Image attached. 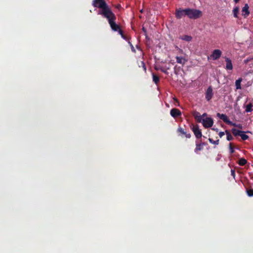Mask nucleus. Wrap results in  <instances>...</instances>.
I'll use <instances>...</instances> for the list:
<instances>
[{"instance_id":"4c0bfd02","label":"nucleus","mask_w":253,"mask_h":253,"mask_svg":"<svg viewBox=\"0 0 253 253\" xmlns=\"http://www.w3.org/2000/svg\"><path fill=\"white\" fill-rule=\"evenodd\" d=\"M207 116V114L206 113H204L202 115H201V116H202V118L206 117Z\"/></svg>"},{"instance_id":"6ab92c4d","label":"nucleus","mask_w":253,"mask_h":253,"mask_svg":"<svg viewBox=\"0 0 253 253\" xmlns=\"http://www.w3.org/2000/svg\"><path fill=\"white\" fill-rule=\"evenodd\" d=\"M152 78H153V81L156 84H157L159 83V81H160L159 77L157 75L155 74L154 73H153L152 74Z\"/></svg>"},{"instance_id":"20e7f679","label":"nucleus","mask_w":253,"mask_h":253,"mask_svg":"<svg viewBox=\"0 0 253 253\" xmlns=\"http://www.w3.org/2000/svg\"><path fill=\"white\" fill-rule=\"evenodd\" d=\"M213 120L211 118H206L203 120V125L205 128H209L212 126Z\"/></svg>"},{"instance_id":"412c9836","label":"nucleus","mask_w":253,"mask_h":253,"mask_svg":"<svg viewBox=\"0 0 253 253\" xmlns=\"http://www.w3.org/2000/svg\"><path fill=\"white\" fill-rule=\"evenodd\" d=\"M252 107L253 104L251 103H250L248 104H247L246 106V112L247 113L251 112L253 111Z\"/></svg>"},{"instance_id":"a19ab883","label":"nucleus","mask_w":253,"mask_h":253,"mask_svg":"<svg viewBox=\"0 0 253 253\" xmlns=\"http://www.w3.org/2000/svg\"><path fill=\"white\" fill-rule=\"evenodd\" d=\"M173 99H174L175 101H176L178 102V100H177V99L176 98H173Z\"/></svg>"},{"instance_id":"b1692460","label":"nucleus","mask_w":253,"mask_h":253,"mask_svg":"<svg viewBox=\"0 0 253 253\" xmlns=\"http://www.w3.org/2000/svg\"><path fill=\"white\" fill-rule=\"evenodd\" d=\"M240 136H241L243 140H247L249 138V136L245 133V132L242 131V133H241Z\"/></svg>"},{"instance_id":"393cba45","label":"nucleus","mask_w":253,"mask_h":253,"mask_svg":"<svg viewBox=\"0 0 253 253\" xmlns=\"http://www.w3.org/2000/svg\"><path fill=\"white\" fill-rule=\"evenodd\" d=\"M239 7H236L234 8V9L233 10L234 16L236 18H238V14L239 12Z\"/></svg>"},{"instance_id":"423d86ee","label":"nucleus","mask_w":253,"mask_h":253,"mask_svg":"<svg viewBox=\"0 0 253 253\" xmlns=\"http://www.w3.org/2000/svg\"><path fill=\"white\" fill-rule=\"evenodd\" d=\"M213 95L212 87L210 86L207 89L205 93L206 99L208 101H210Z\"/></svg>"},{"instance_id":"f3484780","label":"nucleus","mask_w":253,"mask_h":253,"mask_svg":"<svg viewBox=\"0 0 253 253\" xmlns=\"http://www.w3.org/2000/svg\"><path fill=\"white\" fill-rule=\"evenodd\" d=\"M232 133L235 136H240L241 133H242V130H238L235 128H233L231 130Z\"/></svg>"},{"instance_id":"dca6fc26","label":"nucleus","mask_w":253,"mask_h":253,"mask_svg":"<svg viewBox=\"0 0 253 253\" xmlns=\"http://www.w3.org/2000/svg\"><path fill=\"white\" fill-rule=\"evenodd\" d=\"M204 145V143H196V148L195 149V152L198 153L199 151L202 150Z\"/></svg>"},{"instance_id":"cd10ccee","label":"nucleus","mask_w":253,"mask_h":253,"mask_svg":"<svg viewBox=\"0 0 253 253\" xmlns=\"http://www.w3.org/2000/svg\"><path fill=\"white\" fill-rule=\"evenodd\" d=\"M229 149L231 154H233L234 152V148L231 143L229 144Z\"/></svg>"},{"instance_id":"2f4dec72","label":"nucleus","mask_w":253,"mask_h":253,"mask_svg":"<svg viewBox=\"0 0 253 253\" xmlns=\"http://www.w3.org/2000/svg\"><path fill=\"white\" fill-rule=\"evenodd\" d=\"M219 136L220 138H221L223 135H224L225 134V133L223 131H220L219 133Z\"/></svg>"},{"instance_id":"2eb2a0df","label":"nucleus","mask_w":253,"mask_h":253,"mask_svg":"<svg viewBox=\"0 0 253 253\" xmlns=\"http://www.w3.org/2000/svg\"><path fill=\"white\" fill-rule=\"evenodd\" d=\"M177 132L180 133L181 134H184L186 138H189L191 137V134L190 133H186L184 129L181 127H179L178 128Z\"/></svg>"},{"instance_id":"4468645a","label":"nucleus","mask_w":253,"mask_h":253,"mask_svg":"<svg viewBox=\"0 0 253 253\" xmlns=\"http://www.w3.org/2000/svg\"><path fill=\"white\" fill-rule=\"evenodd\" d=\"M175 58L176 60V62L181 64L183 66L187 62V60L182 56H176Z\"/></svg>"},{"instance_id":"7c9ffc66","label":"nucleus","mask_w":253,"mask_h":253,"mask_svg":"<svg viewBox=\"0 0 253 253\" xmlns=\"http://www.w3.org/2000/svg\"><path fill=\"white\" fill-rule=\"evenodd\" d=\"M122 38L126 41H128V42L129 41V38H127L125 35H124V36H123Z\"/></svg>"},{"instance_id":"f8f14e48","label":"nucleus","mask_w":253,"mask_h":253,"mask_svg":"<svg viewBox=\"0 0 253 253\" xmlns=\"http://www.w3.org/2000/svg\"><path fill=\"white\" fill-rule=\"evenodd\" d=\"M242 12L243 15L245 18L249 15L250 12L249 11V6L248 4H245L244 6L242 8Z\"/></svg>"},{"instance_id":"f704fd0d","label":"nucleus","mask_w":253,"mask_h":253,"mask_svg":"<svg viewBox=\"0 0 253 253\" xmlns=\"http://www.w3.org/2000/svg\"><path fill=\"white\" fill-rule=\"evenodd\" d=\"M231 175L233 176V177H235V171L234 170H233L232 169L231 170Z\"/></svg>"},{"instance_id":"9b49d317","label":"nucleus","mask_w":253,"mask_h":253,"mask_svg":"<svg viewBox=\"0 0 253 253\" xmlns=\"http://www.w3.org/2000/svg\"><path fill=\"white\" fill-rule=\"evenodd\" d=\"M224 58L226 62L225 69L227 70H232L233 69V65L231 59L227 57H225Z\"/></svg>"},{"instance_id":"f03ea898","label":"nucleus","mask_w":253,"mask_h":253,"mask_svg":"<svg viewBox=\"0 0 253 253\" xmlns=\"http://www.w3.org/2000/svg\"><path fill=\"white\" fill-rule=\"evenodd\" d=\"M117 17L116 15L108 20V22L112 31L114 32H118L121 36V37L125 35L123 30L121 29L120 25L116 23Z\"/></svg>"},{"instance_id":"473e14b6","label":"nucleus","mask_w":253,"mask_h":253,"mask_svg":"<svg viewBox=\"0 0 253 253\" xmlns=\"http://www.w3.org/2000/svg\"><path fill=\"white\" fill-rule=\"evenodd\" d=\"M142 30L144 32L145 35L146 36L147 35V31H146V28H144V27H143L142 28Z\"/></svg>"},{"instance_id":"c756f323","label":"nucleus","mask_w":253,"mask_h":253,"mask_svg":"<svg viewBox=\"0 0 253 253\" xmlns=\"http://www.w3.org/2000/svg\"><path fill=\"white\" fill-rule=\"evenodd\" d=\"M128 43L130 44L132 51H133V52H135L136 51H135V49L134 46H133V45L131 44V43L129 41L128 42Z\"/></svg>"},{"instance_id":"58836bf2","label":"nucleus","mask_w":253,"mask_h":253,"mask_svg":"<svg viewBox=\"0 0 253 253\" xmlns=\"http://www.w3.org/2000/svg\"><path fill=\"white\" fill-rule=\"evenodd\" d=\"M212 129L214 130V131H218V128H212Z\"/></svg>"},{"instance_id":"f257e3e1","label":"nucleus","mask_w":253,"mask_h":253,"mask_svg":"<svg viewBox=\"0 0 253 253\" xmlns=\"http://www.w3.org/2000/svg\"><path fill=\"white\" fill-rule=\"evenodd\" d=\"M92 4L93 7L100 9L98 14L106 19L107 21L115 15L104 0H93Z\"/></svg>"},{"instance_id":"4be33fe9","label":"nucleus","mask_w":253,"mask_h":253,"mask_svg":"<svg viewBox=\"0 0 253 253\" xmlns=\"http://www.w3.org/2000/svg\"><path fill=\"white\" fill-rule=\"evenodd\" d=\"M180 39L182 40H184V41H185L187 42H190L192 40V37H191L190 36L184 35V36L180 37Z\"/></svg>"},{"instance_id":"7ed1b4c3","label":"nucleus","mask_w":253,"mask_h":253,"mask_svg":"<svg viewBox=\"0 0 253 253\" xmlns=\"http://www.w3.org/2000/svg\"><path fill=\"white\" fill-rule=\"evenodd\" d=\"M186 15L190 19H197L201 15V11L195 9L186 8Z\"/></svg>"},{"instance_id":"79ce46f5","label":"nucleus","mask_w":253,"mask_h":253,"mask_svg":"<svg viewBox=\"0 0 253 253\" xmlns=\"http://www.w3.org/2000/svg\"><path fill=\"white\" fill-rule=\"evenodd\" d=\"M174 72H175V74H177V72H176V71L175 70Z\"/></svg>"},{"instance_id":"5701e85b","label":"nucleus","mask_w":253,"mask_h":253,"mask_svg":"<svg viewBox=\"0 0 253 253\" xmlns=\"http://www.w3.org/2000/svg\"><path fill=\"white\" fill-rule=\"evenodd\" d=\"M225 133L227 135L226 138L227 140L231 141L233 139V136L231 135V134H230V132L228 130H225Z\"/></svg>"},{"instance_id":"1a4fd4ad","label":"nucleus","mask_w":253,"mask_h":253,"mask_svg":"<svg viewBox=\"0 0 253 253\" xmlns=\"http://www.w3.org/2000/svg\"><path fill=\"white\" fill-rule=\"evenodd\" d=\"M185 11H186V9H181L179 8L178 9H176V12H175V17H176V18L180 19L183 16L186 15Z\"/></svg>"},{"instance_id":"9d476101","label":"nucleus","mask_w":253,"mask_h":253,"mask_svg":"<svg viewBox=\"0 0 253 253\" xmlns=\"http://www.w3.org/2000/svg\"><path fill=\"white\" fill-rule=\"evenodd\" d=\"M216 115L220 119L223 120V121L226 124H227L231 123V121L225 114L218 113Z\"/></svg>"},{"instance_id":"72a5a7b5","label":"nucleus","mask_w":253,"mask_h":253,"mask_svg":"<svg viewBox=\"0 0 253 253\" xmlns=\"http://www.w3.org/2000/svg\"><path fill=\"white\" fill-rule=\"evenodd\" d=\"M160 70H161L162 72H163V73H165V74H168V72L167 71V70H165V69H164V68H161V69H160Z\"/></svg>"},{"instance_id":"ddd939ff","label":"nucleus","mask_w":253,"mask_h":253,"mask_svg":"<svg viewBox=\"0 0 253 253\" xmlns=\"http://www.w3.org/2000/svg\"><path fill=\"white\" fill-rule=\"evenodd\" d=\"M193 116L195 119L198 123H202L204 119H202V116L200 115L199 112L195 111L193 113Z\"/></svg>"},{"instance_id":"39448f33","label":"nucleus","mask_w":253,"mask_h":253,"mask_svg":"<svg viewBox=\"0 0 253 253\" xmlns=\"http://www.w3.org/2000/svg\"><path fill=\"white\" fill-rule=\"evenodd\" d=\"M222 54V52L219 49L214 50L212 54L210 55V57L214 60L218 59Z\"/></svg>"},{"instance_id":"c85d7f7f","label":"nucleus","mask_w":253,"mask_h":253,"mask_svg":"<svg viewBox=\"0 0 253 253\" xmlns=\"http://www.w3.org/2000/svg\"><path fill=\"white\" fill-rule=\"evenodd\" d=\"M141 66L142 67L143 70L145 71V72H146V65L143 61H141L140 62Z\"/></svg>"},{"instance_id":"a878e982","label":"nucleus","mask_w":253,"mask_h":253,"mask_svg":"<svg viewBox=\"0 0 253 253\" xmlns=\"http://www.w3.org/2000/svg\"><path fill=\"white\" fill-rule=\"evenodd\" d=\"M209 142L213 144L214 145H218L219 140L218 139L216 140H213L212 138H209Z\"/></svg>"},{"instance_id":"c9c22d12","label":"nucleus","mask_w":253,"mask_h":253,"mask_svg":"<svg viewBox=\"0 0 253 253\" xmlns=\"http://www.w3.org/2000/svg\"><path fill=\"white\" fill-rule=\"evenodd\" d=\"M228 125H231V126H237V124H235V123H232L231 121V123L230 124H227Z\"/></svg>"},{"instance_id":"ea45409f","label":"nucleus","mask_w":253,"mask_h":253,"mask_svg":"<svg viewBox=\"0 0 253 253\" xmlns=\"http://www.w3.org/2000/svg\"><path fill=\"white\" fill-rule=\"evenodd\" d=\"M235 2L237 3L240 0H234Z\"/></svg>"},{"instance_id":"aec40b11","label":"nucleus","mask_w":253,"mask_h":253,"mask_svg":"<svg viewBox=\"0 0 253 253\" xmlns=\"http://www.w3.org/2000/svg\"><path fill=\"white\" fill-rule=\"evenodd\" d=\"M247 163V161L244 158H241L239 160L238 164L241 166H244Z\"/></svg>"},{"instance_id":"bb28decb","label":"nucleus","mask_w":253,"mask_h":253,"mask_svg":"<svg viewBox=\"0 0 253 253\" xmlns=\"http://www.w3.org/2000/svg\"><path fill=\"white\" fill-rule=\"evenodd\" d=\"M246 191L247 195L249 197L253 196V189H247Z\"/></svg>"},{"instance_id":"0eeeda50","label":"nucleus","mask_w":253,"mask_h":253,"mask_svg":"<svg viewBox=\"0 0 253 253\" xmlns=\"http://www.w3.org/2000/svg\"><path fill=\"white\" fill-rule=\"evenodd\" d=\"M192 131H193L196 137L197 138H200L202 136V133L201 130L199 129L198 125L194 126L192 128Z\"/></svg>"},{"instance_id":"6e6552de","label":"nucleus","mask_w":253,"mask_h":253,"mask_svg":"<svg viewBox=\"0 0 253 253\" xmlns=\"http://www.w3.org/2000/svg\"><path fill=\"white\" fill-rule=\"evenodd\" d=\"M170 115L174 118L180 117L181 116V112L177 108H172L170 111Z\"/></svg>"},{"instance_id":"e433bc0d","label":"nucleus","mask_w":253,"mask_h":253,"mask_svg":"<svg viewBox=\"0 0 253 253\" xmlns=\"http://www.w3.org/2000/svg\"><path fill=\"white\" fill-rule=\"evenodd\" d=\"M236 127L241 129L242 128V125L241 124H237Z\"/></svg>"},{"instance_id":"a211bd4d","label":"nucleus","mask_w":253,"mask_h":253,"mask_svg":"<svg viewBox=\"0 0 253 253\" xmlns=\"http://www.w3.org/2000/svg\"><path fill=\"white\" fill-rule=\"evenodd\" d=\"M242 81V79L241 78L236 81L235 85H236L237 89L241 88V83Z\"/></svg>"}]
</instances>
